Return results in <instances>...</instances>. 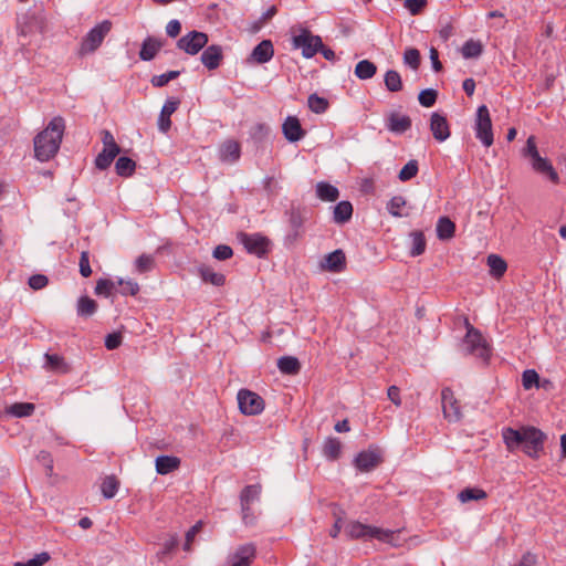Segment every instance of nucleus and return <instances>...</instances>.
Returning <instances> with one entry per match:
<instances>
[{
	"instance_id": "obj_17",
	"label": "nucleus",
	"mask_w": 566,
	"mask_h": 566,
	"mask_svg": "<svg viewBox=\"0 0 566 566\" xmlns=\"http://www.w3.org/2000/svg\"><path fill=\"white\" fill-rule=\"evenodd\" d=\"M200 60L209 71L217 70L223 60L222 48L218 44L207 46L201 53Z\"/></svg>"
},
{
	"instance_id": "obj_61",
	"label": "nucleus",
	"mask_w": 566,
	"mask_h": 566,
	"mask_svg": "<svg viewBox=\"0 0 566 566\" xmlns=\"http://www.w3.org/2000/svg\"><path fill=\"white\" fill-rule=\"evenodd\" d=\"M181 32V23L178 20H170L166 25V33L170 38H176Z\"/></svg>"
},
{
	"instance_id": "obj_29",
	"label": "nucleus",
	"mask_w": 566,
	"mask_h": 566,
	"mask_svg": "<svg viewBox=\"0 0 566 566\" xmlns=\"http://www.w3.org/2000/svg\"><path fill=\"white\" fill-rule=\"evenodd\" d=\"M198 273L203 282L214 286H222L226 283V276L222 273L214 272L210 266L201 265Z\"/></svg>"
},
{
	"instance_id": "obj_36",
	"label": "nucleus",
	"mask_w": 566,
	"mask_h": 566,
	"mask_svg": "<svg viewBox=\"0 0 566 566\" xmlns=\"http://www.w3.org/2000/svg\"><path fill=\"white\" fill-rule=\"evenodd\" d=\"M486 263L490 268V274L495 279L502 277L507 270L505 260L497 254H490Z\"/></svg>"
},
{
	"instance_id": "obj_22",
	"label": "nucleus",
	"mask_w": 566,
	"mask_h": 566,
	"mask_svg": "<svg viewBox=\"0 0 566 566\" xmlns=\"http://www.w3.org/2000/svg\"><path fill=\"white\" fill-rule=\"evenodd\" d=\"M411 127V118L408 115L391 113L387 119V128L396 134H403Z\"/></svg>"
},
{
	"instance_id": "obj_54",
	"label": "nucleus",
	"mask_w": 566,
	"mask_h": 566,
	"mask_svg": "<svg viewBox=\"0 0 566 566\" xmlns=\"http://www.w3.org/2000/svg\"><path fill=\"white\" fill-rule=\"evenodd\" d=\"M117 285L120 286V290L119 292L123 294V295H136L138 292H139V285L137 282L133 281V280H127V281H124V280H118L116 281Z\"/></svg>"
},
{
	"instance_id": "obj_19",
	"label": "nucleus",
	"mask_w": 566,
	"mask_h": 566,
	"mask_svg": "<svg viewBox=\"0 0 566 566\" xmlns=\"http://www.w3.org/2000/svg\"><path fill=\"white\" fill-rule=\"evenodd\" d=\"M282 129L285 138L291 143L298 142L305 136V130L302 128L298 118L294 116H289L285 119Z\"/></svg>"
},
{
	"instance_id": "obj_7",
	"label": "nucleus",
	"mask_w": 566,
	"mask_h": 566,
	"mask_svg": "<svg viewBox=\"0 0 566 566\" xmlns=\"http://www.w3.org/2000/svg\"><path fill=\"white\" fill-rule=\"evenodd\" d=\"M292 45L294 49H301L305 59H311L323 48V41L319 35H314L308 29L301 28L300 33L292 36Z\"/></svg>"
},
{
	"instance_id": "obj_38",
	"label": "nucleus",
	"mask_w": 566,
	"mask_h": 566,
	"mask_svg": "<svg viewBox=\"0 0 566 566\" xmlns=\"http://www.w3.org/2000/svg\"><path fill=\"white\" fill-rule=\"evenodd\" d=\"M354 73L359 80H369L377 73V66L369 60H361L356 64Z\"/></svg>"
},
{
	"instance_id": "obj_1",
	"label": "nucleus",
	"mask_w": 566,
	"mask_h": 566,
	"mask_svg": "<svg viewBox=\"0 0 566 566\" xmlns=\"http://www.w3.org/2000/svg\"><path fill=\"white\" fill-rule=\"evenodd\" d=\"M501 436L509 452L522 450L532 459H538L544 451L546 434L536 427L523 426L520 429L504 427Z\"/></svg>"
},
{
	"instance_id": "obj_44",
	"label": "nucleus",
	"mask_w": 566,
	"mask_h": 566,
	"mask_svg": "<svg viewBox=\"0 0 566 566\" xmlns=\"http://www.w3.org/2000/svg\"><path fill=\"white\" fill-rule=\"evenodd\" d=\"M119 488V482L114 475L106 476L101 485L102 494L106 499H112L116 495Z\"/></svg>"
},
{
	"instance_id": "obj_52",
	"label": "nucleus",
	"mask_w": 566,
	"mask_h": 566,
	"mask_svg": "<svg viewBox=\"0 0 566 566\" xmlns=\"http://www.w3.org/2000/svg\"><path fill=\"white\" fill-rule=\"evenodd\" d=\"M438 93L433 88H427L420 92L418 99L423 107H431L436 104Z\"/></svg>"
},
{
	"instance_id": "obj_23",
	"label": "nucleus",
	"mask_w": 566,
	"mask_h": 566,
	"mask_svg": "<svg viewBox=\"0 0 566 566\" xmlns=\"http://www.w3.org/2000/svg\"><path fill=\"white\" fill-rule=\"evenodd\" d=\"M119 153L120 147H103L102 151L95 158L96 168L99 170L107 169Z\"/></svg>"
},
{
	"instance_id": "obj_32",
	"label": "nucleus",
	"mask_w": 566,
	"mask_h": 566,
	"mask_svg": "<svg viewBox=\"0 0 566 566\" xmlns=\"http://www.w3.org/2000/svg\"><path fill=\"white\" fill-rule=\"evenodd\" d=\"M409 237L411 240L409 254L411 256H419L423 254L427 248V241L423 232L420 230H415L410 232Z\"/></svg>"
},
{
	"instance_id": "obj_6",
	"label": "nucleus",
	"mask_w": 566,
	"mask_h": 566,
	"mask_svg": "<svg viewBox=\"0 0 566 566\" xmlns=\"http://www.w3.org/2000/svg\"><path fill=\"white\" fill-rule=\"evenodd\" d=\"M112 27L113 23L109 20H103L91 29L81 42L80 54L86 55L95 52L111 32Z\"/></svg>"
},
{
	"instance_id": "obj_5",
	"label": "nucleus",
	"mask_w": 566,
	"mask_h": 566,
	"mask_svg": "<svg viewBox=\"0 0 566 566\" xmlns=\"http://www.w3.org/2000/svg\"><path fill=\"white\" fill-rule=\"evenodd\" d=\"M345 533L348 537L356 538H377L385 543H390L395 536L394 531L382 530L376 526H370L363 524L358 521L350 522L346 528Z\"/></svg>"
},
{
	"instance_id": "obj_46",
	"label": "nucleus",
	"mask_w": 566,
	"mask_h": 566,
	"mask_svg": "<svg viewBox=\"0 0 566 566\" xmlns=\"http://www.w3.org/2000/svg\"><path fill=\"white\" fill-rule=\"evenodd\" d=\"M116 281L108 279H99L95 285V294L108 297L113 294L114 291H116Z\"/></svg>"
},
{
	"instance_id": "obj_58",
	"label": "nucleus",
	"mask_w": 566,
	"mask_h": 566,
	"mask_svg": "<svg viewBox=\"0 0 566 566\" xmlns=\"http://www.w3.org/2000/svg\"><path fill=\"white\" fill-rule=\"evenodd\" d=\"M212 255L217 260L224 261V260L230 259L233 255V251H232L231 247L226 245V244H220L214 248Z\"/></svg>"
},
{
	"instance_id": "obj_28",
	"label": "nucleus",
	"mask_w": 566,
	"mask_h": 566,
	"mask_svg": "<svg viewBox=\"0 0 566 566\" xmlns=\"http://www.w3.org/2000/svg\"><path fill=\"white\" fill-rule=\"evenodd\" d=\"M277 368L285 375H297L301 370V363L294 356H282L277 359Z\"/></svg>"
},
{
	"instance_id": "obj_30",
	"label": "nucleus",
	"mask_w": 566,
	"mask_h": 566,
	"mask_svg": "<svg viewBox=\"0 0 566 566\" xmlns=\"http://www.w3.org/2000/svg\"><path fill=\"white\" fill-rule=\"evenodd\" d=\"M35 406L32 402H14L6 407V413L15 418H24L33 415Z\"/></svg>"
},
{
	"instance_id": "obj_11",
	"label": "nucleus",
	"mask_w": 566,
	"mask_h": 566,
	"mask_svg": "<svg viewBox=\"0 0 566 566\" xmlns=\"http://www.w3.org/2000/svg\"><path fill=\"white\" fill-rule=\"evenodd\" d=\"M209 39L205 32L190 31L177 41V48L187 54H198L208 43Z\"/></svg>"
},
{
	"instance_id": "obj_55",
	"label": "nucleus",
	"mask_w": 566,
	"mask_h": 566,
	"mask_svg": "<svg viewBox=\"0 0 566 566\" xmlns=\"http://www.w3.org/2000/svg\"><path fill=\"white\" fill-rule=\"evenodd\" d=\"M50 560V555L46 552L36 554L33 558L28 562H17L14 566H43L46 562Z\"/></svg>"
},
{
	"instance_id": "obj_39",
	"label": "nucleus",
	"mask_w": 566,
	"mask_h": 566,
	"mask_svg": "<svg viewBox=\"0 0 566 566\" xmlns=\"http://www.w3.org/2000/svg\"><path fill=\"white\" fill-rule=\"evenodd\" d=\"M136 169V163L129 157L122 156L115 163L116 174L120 177H130Z\"/></svg>"
},
{
	"instance_id": "obj_51",
	"label": "nucleus",
	"mask_w": 566,
	"mask_h": 566,
	"mask_svg": "<svg viewBox=\"0 0 566 566\" xmlns=\"http://www.w3.org/2000/svg\"><path fill=\"white\" fill-rule=\"evenodd\" d=\"M539 376L534 369H526L522 374V385L524 389L528 390L533 387H538Z\"/></svg>"
},
{
	"instance_id": "obj_31",
	"label": "nucleus",
	"mask_w": 566,
	"mask_h": 566,
	"mask_svg": "<svg viewBox=\"0 0 566 566\" xmlns=\"http://www.w3.org/2000/svg\"><path fill=\"white\" fill-rule=\"evenodd\" d=\"M316 195L322 201L334 202L338 199L339 191L335 186L321 181L316 185Z\"/></svg>"
},
{
	"instance_id": "obj_3",
	"label": "nucleus",
	"mask_w": 566,
	"mask_h": 566,
	"mask_svg": "<svg viewBox=\"0 0 566 566\" xmlns=\"http://www.w3.org/2000/svg\"><path fill=\"white\" fill-rule=\"evenodd\" d=\"M525 158L530 159V164L533 170L544 177H546L554 185H558L560 179L556 169L552 163L539 155L535 136H530L526 140V145L522 150Z\"/></svg>"
},
{
	"instance_id": "obj_15",
	"label": "nucleus",
	"mask_w": 566,
	"mask_h": 566,
	"mask_svg": "<svg viewBox=\"0 0 566 566\" xmlns=\"http://www.w3.org/2000/svg\"><path fill=\"white\" fill-rule=\"evenodd\" d=\"M430 130L433 138L439 143L447 140L451 135L447 117L438 112L431 114Z\"/></svg>"
},
{
	"instance_id": "obj_40",
	"label": "nucleus",
	"mask_w": 566,
	"mask_h": 566,
	"mask_svg": "<svg viewBox=\"0 0 566 566\" xmlns=\"http://www.w3.org/2000/svg\"><path fill=\"white\" fill-rule=\"evenodd\" d=\"M97 311V303L88 297L81 296L77 301V315L81 317H90Z\"/></svg>"
},
{
	"instance_id": "obj_59",
	"label": "nucleus",
	"mask_w": 566,
	"mask_h": 566,
	"mask_svg": "<svg viewBox=\"0 0 566 566\" xmlns=\"http://www.w3.org/2000/svg\"><path fill=\"white\" fill-rule=\"evenodd\" d=\"M48 283L49 279L43 274H34L29 279V286L35 291L44 289Z\"/></svg>"
},
{
	"instance_id": "obj_18",
	"label": "nucleus",
	"mask_w": 566,
	"mask_h": 566,
	"mask_svg": "<svg viewBox=\"0 0 566 566\" xmlns=\"http://www.w3.org/2000/svg\"><path fill=\"white\" fill-rule=\"evenodd\" d=\"M180 101L178 98H168L160 112L158 118V128L163 133H167L171 127L170 116L178 109Z\"/></svg>"
},
{
	"instance_id": "obj_48",
	"label": "nucleus",
	"mask_w": 566,
	"mask_h": 566,
	"mask_svg": "<svg viewBox=\"0 0 566 566\" xmlns=\"http://www.w3.org/2000/svg\"><path fill=\"white\" fill-rule=\"evenodd\" d=\"M180 75V71H168L167 73L160 75H154L150 80V83L154 87H164L170 81L177 78Z\"/></svg>"
},
{
	"instance_id": "obj_4",
	"label": "nucleus",
	"mask_w": 566,
	"mask_h": 566,
	"mask_svg": "<svg viewBox=\"0 0 566 566\" xmlns=\"http://www.w3.org/2000/svg\"><path fill=\"white\" fill-rule=\"evenodd\" d=\"M465 327L467 334L462 342L463 353L481 359L484 365L489 364L492 350L490 344L481 332L473 327L468 319H465Z\"/></svg>"
},
{
	"instance_id": "obj_45",
	"label": "nucleus",
	"mask_w": 566,
	"mask_h": 566,
	"mask_svg": "<svg viewBox=\"0 0 566 566\" xmlns=\"http://www.w3.org/2000/svg\"><path fill=\"white\" fill-rule=\"evenodd\" d=\"M419 171V165L416 159L409 160L399 171L398 178L400 181L406 182L417 176Z\"/></svg>"
},
{
	"instance_id": "obj_37",
	"label": "nucleus",
	"mask_w": 566,
	"mask_h": 566,
	"mask_svg": "<svg viewBox=\"0 0 566 566\" xmlns=\"http://www.w3.org/2000/svg\"><path fill=\"white\" fill-rule=\"evenodd\" d=\"M342 443L337 438H328L323 446V455L329 460L335 461L340 457Z\"/></svg>"
},
{
	"instance_id": "obj_64",
	"label": "nucleus",
	"mask_w": 566,
	"mask_h": 566,
	"mask_svg": "<svg viewBox=\"0 0 566 566\" xmlns=\"http://www.w3.org/2000/svg\"><path fill=\"white\" fill-rule=\"evenodd\" d=\"M537 562L536 555L527 552L525 553L520 562L514 566H535Z\"/></svg>"
},
{
	"instance_id": "obj_63",
	"label": "nucleus",
	"mask_w": 566,
	"mask_h": 566,
	"mask_svg": "<svg viewBox=\"0 0 566 566\" xmlns=\"http://www.w3.org/2000/svg\"><path fill=\"white\" fill-rule=\"evenodd\" d=\"M101 139L103 143V147H119L118 144L115 142L113 134L107 129L102 130Z\"/></svg>"
},
{
	"instance_id": "obj_41",
	"label": "nucleus",
	"mask_w": 566,
	"mask_h": 566,
	"mask_svg": "<svg viewBox=\"0 0 566 566\" xmlns=\"http://www.w3.org/2000/svg\"><path fill=\"white\" fill-rule=\"evenodd\" d=\"M483 52V44L479 40L470 39L462 45L461 53L464 59H476Z\"/></svg>"
},
{
	"instance_id": "obj_50",
	"label": "nucleus",
	"mask_w": 566,
	"mask_h": 566,
	"mask_svg": "<svg viewBox=\"0 0 566 566\" xmlns=\"http://www.w3.org/2000/svg\"><path fill=\"white\" fill-rule=\"evenodd\" d=\"M403 62L409 65L412 70H418L421 62L420 52L417 49L409 48L403 53Z\"/></svg>"
},
{
	"instance_id": "obj_62",
	"label": "nucleus",
	"mask_w": 566,
	"mask_h": 566,
	"mask_svg": "<svg viewBox=\"0 0 566 566\" xmlns=\"http://www.w3.org/2000/svg\"><path fill=\"white\" fill-rule=\"evenodd\" d=\"M199 530H200V523L190 527L189 531L186 533V542L184 544L185 551L188 552L191 549V543H192L193 538L196 537L197 533L199 532Z\"/></svg>"
},
{
	"instance_id": "obj_26",
	"label": "nucleus",
	"mask_w": 566,
	"mask_h": 566,
	"mask_svg": "<svg viewBox=\"0 0 566 566\" xmlns=\"http://www.w3.org/2000/svg\"><path fill=\"white\" fill-rule=\"evenodd\" d=\"M305 218L300 209L292 208L289 212V224L291 227L292 232L289 234V238H293L296 240L302 234V229L304 224Z\"/></svg>"
},
{
	"instance_id": "obj_10",
	"label": "nucleus",
	"mask_w": 566,
	"mask_h": 566,
	"mask_svg": "<svg viewBox=\"0 0 566 566\" xmlns=\"http://www.w3.org/2000/svg\"><path fill=\"white\" fill-rule=\"evenodd\" d=\"M239 409L243 415L255 416L264 410L263 398L248 389H240L238 392Z\"/></svg>"
},
{
	"instance_id": "obj_43",
	"label": "nucleus",
	"mask_w": 566,
	"mask_h": 566,
	"mask_svg": "<svg viewBox=\"0 0 566 566\" xmlns=\"http://www.w3.org/2000/svg\"><path fill=\"white\" fill-rule=\"evenodd\" d=\"M486 496V492L479 488H465L458 494V499L461 503L484 500Z\"/></svg>"
},
{
	"instance_id": "obj_47",
	"label": "nucleus",
	"mask_w": 566,
	"mask_h": 566,
	"mask_svg": "<svg viewBox=\"0 0 566 566\" xmlns=\"http://www.w3.org/2000/svg\"><path fill=\"white\" fill-rule=\"evenodd\" d=\"M307 104L310 109L316 114H323L328 108V101L317 94H311Z\"/></svg>"
},
{
	"instance_id": "obj_35",
	"label": "nucleus",
	"mask_w": 566,
	"mask_h": 566,
	"mask_svg": "<svg viewBox=\"0 0 566 566\" xmlns=\"http://www.w3.org/2000/svg\"><path fill=\"white\" fill-rule=\"evenodd\" d=\"M353 216V205L349 201H340L334 207L333 219L336 223L343 224L350 220Z\"/></svg>"
},
{
	"instance_id": "obj_21",
	"label": "nucleus",
	"mask_w": 566,
	"mask_h": 566,
	"mask_svg": "<svg viewBox=\"0 0 566 566\" xmlns=\"http://www.w3.org/2000/svg\"><path fill=\"white\" fill-rule=\"evenodd\" d=\"M274 55L273 44L270 40L261 41L251 52L250 59L259 64L269 62Z\"/></svg>"
},
{
	"instance_id": "obj_16",
	"label": "nucleus",
	"mask_w": 566,
	"mask_h": 566,
	"mask_svg": "<svg viewBox=\"0 0 566 566\" xmlns=\"http://www.w3.org/2000/svg\"><path fill=\"white\" fill-rule=\"evenodd\" d=\"M321 268L332 273H340L346 269V255L343 250H335L321 261Z\"/></svg>"
},
{
	"instance_id": "obj_34",
	"label": "nucleus",
	"mask_w": 566,
	"mask_h": 566,
	"mask_svg": "<svg viewBox=\"0 0 566 566\" xmlns=\"http://www.w3.org/2000/svg\"><path fill=\"white\" fill-rule=\"evenodd\" d=\"M260 493H261V485H259V484L247 485L241 491V494H240L241 506H243V509L245 511L250 510L251 503L259 499Z\"/></svg>"
},
{
	"instance_id": "obj_53",
	"label": "nucleus",
	"mask_w": 566,
	"mask_h": 566,
	"mask_svg": "<svg viewBox=\"0 0 566 566\" xmlns=\"http://www.w3.org/2000/svg\"><path fill=\"white\" fill-rule=\"evenodd\" d=\"M405 206H406L405 198L401 196H396L389 200V202L387 205V209H388L389 213L392 214L394 217H401L402 216L401 209Z\"/></svg>"
},
{
	"instance_id": "obj_13",
	"label": "nucleus",
	"mask_w": 566,
	"mask_h": 566,
	"mask_svg": "<svg viewBox=\"0 0 566 566\" xmlns=\"http://www.w3.org/2000/svg\"><path fill=\"white\" fill-rule=\"evenodd\" d=\"M442 411L444 418L449 421H459L461 419V409L459 401L455 399L450 388H443L441 391Z\"/></svg>"
},
{
	"instance_id": "obj_27",
	"label": "nucleus",
	"mask_w": 566,
	"mask_h": 566,
	"mask_svg": "<svg viewBox=\"0 0 566 566\" xmlns=\"http://www.w3.org/2000/svg\"><path fill=\"white\" fill-rule=\"evenodd\" d=\"M180 465V459L172 455H160L156 459V471L158 474H168L177 470Z\"/></svg>"
},
{
	"instance_id": "obj_25",
	"label": "nucleus",
	"mask_w": 566,
	"mask_h": 566,
	"mask_svg": "<svg viewBox=\"0 0 566 566\" xmlns=\"http://www.w3.org/2000/svg\"><path fill=\"white\" fill-rule=\"evenodd\" d=\"M240 145L234 140H227L220 147V159L226 163H234L240 158Z\"/></svg>"
},
{
	"instance_id": "obj_8",
	"label": "nucleus",
	"mask_w": 566,
	"mask_h": 566,
	"mask_svg": "<svg viewBox=\"0 0 566 566\" xmlns=\"http://www.w3.org/2000/svg\"><path fill=\"white\" fill-rule=\"evenodd\" d=\"M238 239L248 253L258 258H264L271 248L270 239L261 233L240 232Z\"/></svg>"
},
{
	"instance_id": "obj_24",
	"label": "nucleus",
	"mask_w": 566,
	"mask_h": 566,
	"mask_svg": "<svg viewBox=\"0 0 566 566\" xmlns=\"http://www.w3.org/2000/svg\"><path fill=\"white\" fill-rule=\"evenodd\" d=\"M45 358V367L51 371L57 374H67L71 370L70 365L65 361V359L57 354H49L44 355Z\"/></svg>"
},
{
	"instance_id": "obj_2",
	"label": "nucleus",
	"mask_w": 566,
	"mask_h": 566,
	"mask_svg": "<svg viewBox=\"0 0 566 566\" xmlns=\"http://www.w3.org/2000/svg\"><path fill=\"white\" fill-rule=\"evenodd\" d=\"M64 129V118L56 116L53 117L46 127L34 137V156L38 160L49 161L57 154Z\"/></svg>"
},
{
	"instance_id": "obj_9",
	"label": "nucleus",
	"mask_w": 566,
	"mask_h": 566,
	"mask_svg": "<svg viewBox=\"0 0 566 566\" xmlns=\"http://www.w3.org/2000/svg\"><path fill=\"white\" fill-rule=\"evenodd\" d=\"M475 136L485 147H490L493 144V132L490 112L486 105L478 107L475 117Z\"/></svg>"
},
{
	"instance_id": "obj_20",
	"label": "nucleus",
	"mask_w": 566,
	"mask_h": 566,
	"mask_svg": "<svg viewBox=\"0 0 566 566\" xmlns=\"http://www.w3.org/2000/svg\"><path fill=\"white\" fill-rule=\"evenodd\" d=\"M164 42L155 36H147L143 43L139 51V59L142 61H151L161 50Z\"/></svg>"
},
{
	"instance_id": "obj_42",
	"label": "nucleus",
	"mask_w": 566,
	"mask_h": 566,
	"mask_svg": "<svg viewBox=\"0 0 566 566\" xmlns=\"http://www.w3.org/2000/svg\"><path fill=\"white\" fill-rule=\"evenodd\" d=\"M386 88L391 92H400L402 90V80L400 74L395 70H388L384 77Z\"/></svg>"
},
{
	"instance_id": "obj_12",
	"label": "nucleus",
	"mask_w": 566,
	"mask_h": 566,
	"mask_svg": "<svg viewBox=\"0 0 566 566\" xmlns=\"http://www.w3.org/2000/svg\"><path fill=\"white\" fill-rule=\"evenodd\" d=\"M382 462L381 452L378 448H369L368 450L359 452L354 464L360 472H370Z\"/></svg>"
},
{
	"instance_id": "obj_14",
	"label": "nucleus",
	"mask_w": 566,
	"mask_h": 566,
	"mask_svg": "<svg viewBox=\"0 0 566 566\" xmlns=\"http://www.w3.org/2000/svg\"><path fill=\"white\" fill-rule=\"evenodd\" d=\"M256 557V547L252 543L240 545L229 557L230 566H250Z\"/></svg>"
},
{
	"instance_id": "obj_57",
	"label": "nucleus",
	"mask_w": 566,
	"mask_h": 566,
	"mask_svg": "<svg viewBox=\"0 0 566 566\" xmlns=\"http://www.w3.org/2000/svg\"><path fill=\"white\" fill-rule=\"evenodd\" d=\"M80 273L83 277H88L92 274V269L90 265V253L87 251H83L80 256Z\"/></svg>"
},
{
	"instance_id": "obj_49",
	"label": "nucleus",
	"mask_w": 566,
	"mask_h": 566,
	"mask_svg": "<svg viewBox=\"0 0 566 566\" xmlns=\"http://www.w3.org/2000/svg\"><path fill=\"white\" fill-rule=\"evenodd\" d=\"M155 259L149 254H142L135 262V268L138 273H147L154 269Z\"/></svg>"
},
{
	"instance_id": "obj_60",
	"label": "nucleus",
	"mask_w": 566,
	"mask_h": 566,
	"mask_svg": "<svg viewBox=\"0 0 566 566\" xmlns=\"http://www.w3.org/2000/svg\"><path fill=\"white\" fill-rule=\"evenodd\" d=\"M123 336L120 333H111L105 337V347L108 350L116 349L120 346Z\"/></svg>"
},
{
	"instance_id": "obj_56",
	"label": "nucleus",
	"mask_w": 566,
	"mask_h": 566,
	"mask_svg": "<svg viewBox=\"0 0 566 566\" xmlns=\"http://www.w3.org/2000/svg\"><path fill=\"white\" fill-rule=\"evenodd\" d=\"M427 0H406L405 8L412 14L417 15L427 7Z\"/></svg>"
},
{
	"instance_id": "obj_33",
	"label": "nucleus",
	"mask_w": 566,
	"mask_h": 566,
	"mask_svg": "<svg viewBox=\"0 0 566 566\" xmlns=\"http://www.w3.org/2000/svg\"><path fill=\"white\" fill-rule=\"evenodd\" d=\"M455 233V224L448 217L439 218L437 222V237L440 240H450L454 237Z\"/></svg>"
}]
</instances>
